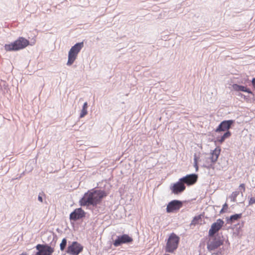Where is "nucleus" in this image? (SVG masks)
I'll list each match as a JSON object with an SVG mask.
<instances>
[{
  "label": "nucleus",
  "mask_w": 255,
  "mask_h": 255,
  "mask_svg": "<svg viewBox=\"0 0 255 255\" xmlns=\"http://www.w3.org/2000/svg\"><path fill=\"white\" fill-rule=\"evenodd\" d=\"M108 195L107 193L103 190L93 188L85 193L79 201L82 207L86 206L93 213L98 211V206L100 205L103 199Z\"/></svg>",
  "instance_id": "obj_1"
},
{
  "label": "nucleus",
  "mask_w": 255,
  "mask_h": 255,
  "mask_svg": "<svg viewBox=\"0 0 255 255\" xmlns=\"http://www.w3.org/2000/svg\"><path fill=\"white\" fill-rule=\"evenodd\" d=\"M29 44L30 42L28 39L23 37H19L13 42L5 44L4 48L6 51H17L25 48Z\"/></svg>",
  "instance_id": "obj_2"
},
{
  "label": "nucleus",
  "mask_w": 255,
  "mask_h": 255,
  "mask_svg": "<svg viewBox=\"0 0 255 255\" xmlns=\"http://www.w3.org/2000/svg\"><path fill=\"white\" fill-rule=\"evenodd\" d=\"M209 237V241L207 243V249L210 252L217 249L224 244V239L222 234H217L216 235Z\"/></svg>",
  "instance_id": "obj_3"
},
{
  "label": "nucleus",
  "mask_w": 255,
  "mask_h": 255,
  "mask_svg": "<svg viewBox=\"0 0 255 255\" xmlns=\"http://www.w3.org/2000/svg\"><path fill=\"white\" fill-rule=\"evenodd\" d=\"M180 242V238L175 233H171L169 236L166 246L165 251L166 253H173L178 248Z\"/></svg>",
  "instance_id": "obj_4"
},
{
  "label": "nucleus",
  "mask_w": 255,
  "mask_h": 255,
  "mask_svg": "<svg viewBox=\"0 0 255 255\" xmlns=\"http://www.w3.org/2000/svg\"><path fill=\"white\" fill-rule=\"evenodd\" d=\"M84 46L83 42L76 43L72 46L68 52V59L67 63L68 66H71L73 64L76 60L78 53Z\"/></svg>",
  "instance_id": "obj_5"
},
{
  "label": "nucleus",
  "mask_w": 255,
  "mask_h": 255,
  "mask_svg": "<svg viewBox=\"0 0 255 255\" xmlns=\"http://www.w3.org/2000/svg\"><path fill=\"white\" fill-rule=\"evenodd\" d=\"M133 242V239L128 234H124L117 236L115 240L113 239V245L115 247H118L123 244H129Z\"/></svg>",
  "instance_id": "obj_6"
},
{
  "label": "nucleus",
  "mask_w": 255,
  "mask_h": 255,
  "mask_svg": "<svg viewBox=\"0 0 255 255\" xmlns=\"http://www.w3.org/2000/svg\"><path fill=\"white\" fill-rule=\"evenodd\" d=\"M83 250V246L77 241L69 244L66 253L70 255H79Z\"/></svg>",
  "instance_id": "obj_7"
},
{
  "label": "nucleus",
  "mask_w": 255,
  "mask_h": 255,
  "mask_svg": "<svg viewBox=\"0 0 255 255\" xmlns=\"http://www.w3.org/2000/svg\"><path fill=\"white\" fill-rule=\"evenodd\" d=\"M224 225V221L221 219H218L216 222L213 223L211 228L209 230L208 236H213L219 234V231L222 229Z\"/></svg>",
  "instance_id": "obj_8"
},
{
  "label": "nucleus",
  "mask_w": 255,
  "mask_h": 255,
  "mask_svg": "<svg viewBox=\"0 0 255 255\" xmlns=\"http://www.w3.org/2000/svg\"><path fill=\"white\" fill-rule=\"evenodd\" d=\"M183 205L182 201L178 200H173L169 202L167 205L166 212L168 213H174L178 211Z\"/></svg>",
  "instance_id": "obj_9"
},
{
  "label": "nucleus",
  "mask_w": 255,
  "mask_h": 255,
  "mask_svg": "<svg viewBox=\"0 0 255 255\" xmlns=\"http://www.w3.org/2000/svg\"><path fill=\"white\" fill-rule=\"evenodd\" d=\"M86 213L81 207L75 209L69 215L70 221L76 222L85 218Z\"/></svg>",
  "instance_id": "obj_10"
},
{
  "label": "nucleus",
  "mask_w": 255,
  "mask_h": 255,
  "mask_svg": "<svg viewBox=\"0 0 255 255\" xmlns=\"http://www.w3.org/2000/svg\"><path fill=\"white\" fill-rule=\"evenodd\" d=\"M235 123L233 120H224L220 123L215 129V132L220 133L222 131L229 130Z\"/></svg>",
  "instance_id": "obj_11"
},
{
  "label": "nucleus",
  "mask_w": 255,
  "mask_h": 255,
  "mask_svg": "<svg viewBox=\"0 0 255 255\" xmlns=\"http://www.w3.org/2000/svg\"><path fill=\"white\" fill-rule=\"evenodd\" d=\"M198 176L195 173L187 174L180 178V181H182L184 184L191 186L194 184L198 180Z\"/></svg>",
  "instance_id": "obj_12"
},
{
  "label": "nucleus",
  "mask_w": 255,
  "mask_h": 255,
  "mask_svg": "<svg viewBox=\"0 0 255 255\" xmlns=\"http://www.w3.org/2000/svg\"><path fill=\"white\" fill-rule=\"evenodd\" d=\"M170 189L174 194H179L185 190L186 186L182 181H180V178L177 182L171 185Z\"/></svg>",
  "instance_id": "obj_13"
},
{
  "label": "nucleus",
  "mask_w": 255,
  "mask_h": 255,
  "mask_svg": "<svg viewBox=\"0 0 255 255\" xmlns=\"http://www.w3.org/2000/svg\"><path fill=\"white\" fill-rule=\"evenodd\" d=\"M221 151L220 146L216 147L214 150H211L210 156L207 159L210 160L212 163H216L217 161Z\"/></svg>",
  "instance_id": "obj_14"
},
{
  "label": "nucleus",
  "mask_w": 255,
  "mask_h": 255,
  "mask_svg": "<svg viewBox=\"0 0 255 255\" xmlns=\"http://www.w3.org/2000/svg\"><path fill=\"white\" fill-rule=\"evenodd\" d=\"M37 252L34 255H43L47 253L48 249H53L51 246L47 244H38L35 247Z\"/></svg>",
  "instance_id": "obj_15"
},
{
  "label": "nucleus",
  "mask_w": 255,
  "mask_h": 255,
  "mask_svg": "<svg viewBox=\"0 0 255 255\" xmlns=\"http://www.w3.org/2000/svg\"><path fill=\"white\" fill-rule=\"evenodd\" d=\"M233 89L236 91H242L251 94L254 96L255 94L252 91L246 86L240 85L237 84H234L232 86Z\"/></svg>",
  "instance_id": "obj_16"
},
{
  "label": "nucleus",
  "mask_w": 255,
  "mask_h": 255,
  "mask_svg": "<svg viewBox=\"0 0 255 255\" xmlns=\"http://www.w3.org/2000/svg\"><path fill=\"white\" fill-rule=\"evenodd\" d=\"M242 217V214H235L230 216L229 217H227V222L228 224H233L236 221H238Z\"/></svg>",
  "instance_id": "obj_17"
},
{
  "label": "nucleus",
  "mask_w": 255,
  "mask_h": 255,
  "mask_svg": "<svg viewBox=\"0 0 255 255\" xmlns=\"http://www.w3.org/2000/svg\"><path fill=\"white\" fill-rule=\"evenodd\" d=\"M231 132L230 130H227L226 131H225L223 135H222L221 136H218L216 138V141L219 142L220 143H222L223 142L225 141V140L230 137L231 136Z\"/></svg>",
  "instance_id": "obj_18"
},
{
  "label": "nucleus",
  "mask_w": 255,
  "mask_h": 255,
  "mask_svg": "<svg viewBox=\"0 0 255 255\" xmlns=\"http://www.w3.org/2000/svg\"><path fill=\"white\" fill-rule=\"evenodd\" d=\"M87 108L88 103L87 102H85L83 105L82 109L80 114V118L84 117L88 114Z\"/></svg>",
  "instance_id": "obj_19"
},
{
  "label": "nucleus",
  "mask_w": 255,
  "mask_h": 255,
  "mask_svg": "<svg viewBox=\"0 0 255 255\" xmlns=\"http://www.w3.org/2000/svg\"><path fill=\"white\" fill-rule=\"evenodd\" d=\"M214 163H212L211 161L210 160L207 159V158L206 162L204 164H203V167L206 168L208 169H214Z\"/></svg>",
  "instance_id": "obj_20"
},
{
  "label": "nucleus",
  "mask_w": 255,
  "mask_h": 255,
  "mask_svg": "<svg viewBox=\"0 0 255 255\" xmlns=\"http://www.w3.org/2000/svg\"><path fill=\"white\" fill-rule=\"evenodd\" d=\"M201 221H202V215H201L196 216L193 218V219L191 222V225L195 226V225L199 224V222Z\"/></svg>",
  "instance_id": "obj_21"
},
{
  "label": "nucleus",
  "mask_w": 255,
  "mask_h": 255,
  "mask_svg": "<svg viewBox=\"0 0 255 255\" xmlns=\"http://www.w3.org/2000/svg\"><path fill=\"white\" fill-rule=\"evenodd\" d=\"M67 240L66 238H63L62 240L61 243L60 244V249L61 251H64L67 246Z\"/></svg>",
  "instance_id": "obj_22"
},
{
  "label": "nucleus",
  "mask_w": 255,
  "mask_h": 255,
  "mask_svg": "<svg viewBox=\"0 0 255 255\" xmlns=\"http://www.w3.org/2000/svg\"><path fill=\"white\" fill-rule=\"evenodd\" d=\"M240 192L239 191H236L233 192L232 194L229 196V198L231 199V201L236 202V198L239 195Z\"/></svg>",
  "instance_id": "obj_23"
},
{
  "label": "nucleus",
  "mask_w": 255,
  "mask_h": 255,
  "mask_svg": "<svg viewBox=\"0 0 255 255\" xmlns=\"http://www.w3.org/2000/svg\"><path fill=\"white\" fill-rule=\"evenodd\" d=\"M199 159V157H198L196 153H195L194 155V166L196 168V171H197L198 170V162Z\"/></svg>",
  "instance_id": "obj_24"
},
{
  "label": "nucleus",
  "mask_w": 255,
  "mask_h": 255,
  "mask_svg": "<svg viewBox=\"0 0 255 255\" xmlns=\"http://www.w3.org/2000/svg\"><path fill=\"white\" fill-rule=\"evenodd\" d=\"M45 197V194L43 192H41L40 193H39L38 196V200L41 203H43V197Z\"/></svg>",
  "instance_id": "obj_25"
},
{
  "label": "nucleus",
  "mask_w": 255,
  "mask_h": 255,
  "mask_svg": "<svg viewBox=\"0 0 255 255\" xmlns=\"http://www.w3.org/2000/svg\"><path fill=\"white\" fill-rule=\"evenodd\" d=\"M228 208V205L226 203H225L223 205V207L220 212V214H223V213H225Z\"/></svg>",
  "instance_id": "obj_26"
},
{
  "label": "nucleus",
  "mask_w": 255,
  "mask_h": 255,
  "mask_svg": "<svg viewBox=\"0 0 255 255\" xmlns=\"http://www.w3.org/2000/svg\"><path fill=\"white\" fill-rule=\"evenodd\" d=\"M255 203V197H251L249 200V205H252Z\"/></svg>",
  "instance_id": "obj_27"
},
{
  "label": "nucleus",
  "mask_w": 255,
  "mask_h": 255,
  "mask_svg": "<svg viewBox=\"0 0 255 255\" xmlns=\"http://www.w3.org/2000/svg\"><path fill=\"white\" fill-rule=\"evenodd\" d=\"M216 255H223V251L220 249L216 253H215Z\"/></svg>",
  "instance_id": "obj_28"
},
{
  "label": "nucleus",
  "mask_w": 255,
  "mask_h": 255,
  "mask_svg": "<svg viewBox=\"0 0 255 255\" xmlns=\"http://www.w3.org/2000/svg\"><path fill=\"white\" fill-rule=\"evenodd\" d=\"M252 84L254 88L255 89V78H253L252 80Z\"/></svg>",
  "instance_id": "obj_29"
},
{
  "label": "nucleus",
  "mask_w": 255,
  "mask_h": 255,
  "mask_svg": "<svg viewBox=\"0 0 255 255\" xmlns=\"http://www.w3.org/2000/svg\"><path fill=\"white\" fill-rule=\"evenodd\" d=\"M240 187L243 189V191H245V185L244 183L240 184Z\"/></svg>",
  "instance_id": "obj_30"
},
{
  "label": "nucleus",
  "mask_w": 255,
  "mask_h": 255,
  "mask_svg": "<svg viewBox=\"0 0 255 255\" xmlns=\"http://www.w3.org/2000/svg\"><path fill=\"white\" fill-rule=\"evenodd\" d=\"M241 95V96L242 97H243L244 99H246V96H245V95H243V94H240V95Z\"/></svg>",
  "instance_id": "obj_31"
},
{
  "label": "nucleus",
  "mask_w": 255,
  "mask_h": 255,
  "mask_svg": "<svg viewBox=\"0 0 255 255\" xmlns=\"http://www.w3.org/2000/svg\"><path fill=\"white\" fill-rule=\"evenodd\" d=\"M19 255H27V254L26 253H22L21 254Z\"/></svg>",
  "instance_id": "obj_32"
},
{
  "label": "nucleus",
  "mask_w": 255,
  "mask_h": 255,
  "mask_svg": "<svg viewBox=\"0 0 255 255\" xmlns=\"http://www.w3.org/2000/svg\"><path fill=\"white\" fill-rule=\"evenodd\" d=\"M237 229H238L239 230L241 228V226H240L239 228H238V227H237Z\"/></svg>",
  "instance_id": "obj_33"
},
{
  "label": "nucleus",
  "mask_w": 255,
  "mask_h": 255,
  "mask_svg": "<svg viewBox=\"0 0 255 255\" xmlns=\"http://www.w3.org/2000/svg\"><path fill=\"white\" fill-rule=\"evenodd\" d=\"M211 255H216L215 253L211 254Z\"/></svg>",
  "instance_id": "obj_34"
},
{
  "label": "nucleus",
  "mask_w": 255,
  "mask_h": 255,
  "mask_svg": "<svg viewBox=\"0 0 255 255\" xmlns=\"http://www.w3.org/2000/svg\"><path fill=\"white\" fill-rule=\"evenodd\" d=\"M163 255H169V254H164Z\"/></svg>",
  "instance_id": "obj_35"
}]
</instances>
